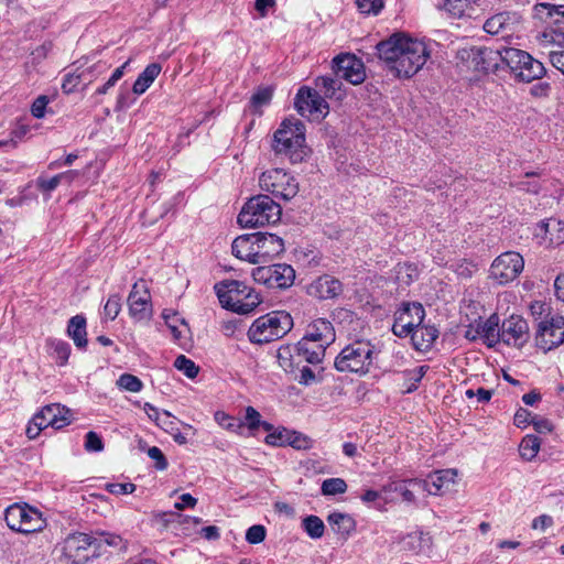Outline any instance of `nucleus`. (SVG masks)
<instances>
[{
    "instance_id": "nucleus-1",
    "label": "nucleus",
    "mask_w": 564,
    "mask_h": 564,
    "mask_svg": "<svg viewBox=\"0 0 564 564\" xmlns=\"http://www.w3.org/2000/svg\"><path fill=\"white\" fill-rule=\"evenodd\" d=\"M379 58L399 78L414 76L426 63L430 51L423 40L397 32L376 46Z\"/></svg>"
},
{
    "instance_id": "nucleus-2",
    "label": "nucleus",
    "mask_w": 564,
    "mask_h": 564,
    "mask_svg": "<svg viewBox=\"0 0 564 564\" xmlns=\"http://www.w3.org/2000/svg\"><path fill=\"white\" fill-rule=\"evenodd\" d=\"M104 545L126 547L120 535L109 532H95L94 535L83 532L69 534L63 546L64 556L70 564H86L97 556Z\"/></svg>"
},
{
    "instance_id": "nucleus-3",
    "label": "nucleus",
    "mask_w": 564,
    "mask_h": 564,
    "mask_svg": "<svg viewBox=\"0 0 564 564\" xmlns=\"http://www.w3.org/2000/svg\"><path fill=\"white\" fill-rule=\"evenodd\" d=\"M273 149L286 155L292 163H299L307 155L305 126L299 119H285L273 135Z\"/></svg>"
},
{
    "instance_id": "nucleus-4",
    "label": "nucleus",
    "mask_w": 564,
    "mask_h": 564,
    "mask_svg": "<svg viewBox=\"0 0 564 564\" xmlns=\"http://www.w3.org/2000/svg\"><path fill=\"white\" fill-rule=\"evenodd\" d=\"M214 289L223 307L238 314H248L261 303L259 294L238 280L221 281Z\"/></svg>"
},
{
    "instance_id": "nucleus-5",
    "label": "nucleus",
    "mask_w": 564,
    "mask_h": 564,
    "mask_svg": "<svg viewBox=\"0 0 564 564\" xmlns=\"http://www.w3.org/2000/svg\"><path fill=\"white\" fill-rule=\"evenodd\" d=\"M282 209L268 195L251 197L238 215V223L241 227H260L276 224L281 218Z\"/></svg>"
},
{
    "instance_id": "nucleus-6",
    "label": "nucleus",
    "mask_w": 564,
    "mask_h": 564,
    "mask_svg": "<svg viewBox=\"0 0 564 564\" xmlns=\"http://www.w3.org/2000/svg\"><path fill=\"white\" fill-rule=\"evenodd\" d=\"M328 346L329 344H319L302 338L293 346L288 345L279 348L276 356L279 365L284 370H293L294 367H300L303 362L317 365L324 359Z\"/></svg>"
},
{
    "instance_id": "nucleus-7",
    "label": "nucleus",
    "mask_w": 564,
    "mask_h": 564,
    "mask_svg": "<svg viewBox=\"0 0 564 564\" xmlns=\"http://www.w3.org/2000/svg\"><path fill=\"white\" fill-rule=\"evenodd\" d=\"M293 326L290 314L275 311L258 317L248 330L251 343L264 344L282 338Z\"/></svg>"
},
{
    "instance_id": "nucleus-8",
    "label": "nucleus",
    "mask_w": 564,
    "mask_h": 564,
    "mask_svg": "<svg viewBox=\"0 0 564 564\" xmlns=\"http://www.w3.org/2000/svg\"><path fill=\"white\" fill-rule=\"evenodd\" d=\"M373 346L366 340H356L338 354L335 368L340 372H355L365 375L372 365Z\"/></svg>"
},
{
    "instance_id": "nucleus-9",
    "label": "nucleus",
    "mask_w": 564,
    "mask_h": 564,
    "mask_svg": "<svg viewBox=\"0 0 564 564\" xmlns=\"http://www.w3.org/2000/svg\"><path fill=\"white\" fill-rule=\"evenodd\" d=\"M4 521L12 531L23 534L39 532L46 527L43 513L26 502H15L6 508Z\"/></svg>"
},
{
    "instance_id": "nucleus-10",
    "label": "nucleus",
    "mask_w": 564,
    "mask_h": 564,
    "mask_svg": "<svg viewBox=\"0 0 564 564\" xmlns=\"http://www.w3.org/2000/svg\"><path fill=\"white\" fill-rule=\"evenodd\" d=\"M506 68L509 69L516 79L524 83L540 79L546 72L540 61L535 59L528 52L514 47H505Z\"/></svg>"
},
{
    "instance_id": "nucleus-11",
    "label": "nucleus",
    "mask_w": 564,
    "mask_h": 564,
    "mask_svg": "<svg viewBox=\"0 0 564 564\" xmlns=\"http://www.w3.org/2000/svg\"><path fill=\"white\" fill-rule=\"evenodd\" d=\"M458 57L467 67L478 73H496L505 69V47L494 50L486 46H473L458 52Z\"/></svg>"
},
{
    "instance_id": "nucleus-12",
    "label": "nucleus",
    "mask_w": 564,
    "mask_h": 564,
    "mask_svg": "<svg viewBox=\"0 0 564 564\" xmlns=\"http://www.w3.org/2000/svg\"><path fill=\"white\" fill-rule=\"evenodd\" d=\"M261 189L271 193L274 197L289 200L299 192L295 178L282 169H271L263 172L259 178Z\"/></svg>"
},
{
    "instance_id": "nucleus-13",
    "label": "nucleus",
    "mask_w": 564,
    "mask_h": 564,
    "mask_svg": "<svg viewBox=\"0 0 564 564\" xmlns=\"http://www.w3.org/2000/svg\"><path fill=\"white\" fill-rule=\"evenodd\" d=\"M564 343V317L556 315L546 317L538 325L535 344L547 352Z\"/></svg>"
},
{
    "instance_id": "nucleus-14",
    "label": "nucleus",
    "mask_w": 564,
    "mask_h": 564,
    "mask_svg": "<svg viewBox=\"0 0 564 564\" xmlns=\"http://www.w3.org/2000/svg\"><path fill=\"white\" fill-rule=\"evenodd\" d=\"M524 260L514 251H508L498 256L490 267V278L499 284L513 281L523 270Z\"/></svg>"
},
{
    "instance_id": "nucleus-15",
    "label": "nucleus",
    "mask_w": 564,
    "mask_h": 564,
    "mask_svg": "<svg viewBox=\"0 0 564 564\" xmlns=\"http://www.w3.org/2000/svg\"><path fill=\"white\" fill-rule=\"evenodd\" d=\"M294 105L299 113L303 117L323 119L328 113V104L317 90L308 87L299 89Z\"/></svg>"
},
{
    "instance_id": "nucleus-16",
    "label": "nucleus",
    "mask_w": 564,
    "mask_h": 564,
    "mask_svg": "<svg viewBox=\"0 0 564 564\" xmlns=\"http://www.w3.org/2000/svg\"><path fill=\"white\" fill-rule=\"evenodd\" d=\"M334 74L352 85L361 84L365 78V67L360 59L351 54H340L333 59Z\"/></svg>"
},
{
    "instance_id": "nucleus-17",
    "label": "nucleus",
    "mask_w": 564,
    "mask_h": 564,
    "mask_svg": "<svg viewBox=\"0 0 564 564\" xmlns=\"http://www.w3.org/2000/svg\"><path fill=\"white\" fill-rule=\"evenodd\" d=\"M522 29V19L516 12L497 13L484 23V30L491 35H501L503 39L512 36Z\"/></svg>"
},
{
    "instance_id": "nucleus-18",
    "label": "nucleus",
    "mask_w": 564,
    "mask_h": 564,
    "mask_svg": "<svg viewBox=\"0 0 564 564\" xmlns=\"http://www.w3.org/2000/svg\"><path fill=\"white\" fill-rule=\"evenodd\" d=\"M529 325L519 315H511L500 326V341L509 346L521 348L529 340Z\"/></svg>"
},
{
    "instance_id": "nucleus-19",
    "label": "nucleus",
    "mask_w": 564,
    "mask_h": 564,
    "mask_svg": "<svg viewBox=\"0 0 564 564\" xmlns=\"http://www.w3.org/2000/svg\"><path fill=\"white\" fill-rule=\"evenodd\" d=\"M129 313L138 322L152 316L151 295L144 284L134 283L128 296Z\"/></svg>"
},
{
    "instance_id": "nucleus-20",
    "label": "nucleus",
    "mask_w": 564,
    "mask_h": 564,
    "mask_svg": "<svg viewBox=\"0 0 564 564\" xmlns=\"http://www.w3.org/2000/svg\"><path fill=\"white\" fill-rule=\"evenodd\" d=\"M68 414L69 410L65 406L48 404L34 414V422L39 426H43V429L51 426L55 430H59L70 423Z\"/></svg>"
},
{
    "instance_id": "nucleus-21",
    "label": "nucleus",
    "mask_w": 564,
    "mask_h": 564,
    "mask_svg": "<svg viewBox=\"0 0 564 564\" xmlns=\"http://www.w3.org/2000/svg\"><path fill=\"white\" fill-rule=\"evenodd\" d=\"M284 251V241L274 234L257 232L258 264H263Z\"/></svg>"
},
{
    "instance_id": "nucleus-22",
    "label": "nucleus",
    "mask_w": 564,
    "mask_h": 564,
    "mask_svg": "<svg viewBox=\"0 0 564 564\" xmlns=\"http://www.w3.org/2000/svg\"><path fill=\"white\" fill-rule=\"evenodd\" d=\"M306 292L315 299L329 300L343 292V284L338 279L324 274L311 282L306 288Z\"/></svg>"
},
{
    "instance_id": "nucleus-23",
    "label": "nucleus",
    "mask_w": 564,
    "mask_h": 564,
    "mask_svg": "<svg viewBox=\"0 0 564 564\" xmlns=\"http://www.w3.org/2000/svg\"><path fill=\"white\" fill-rule=\"evenodd\" d=\"M302 338L319 344H333L336 338L333 324L326 318H317L310 323Z\"/></svg>"
},
{
    "instance_id": "nucleus-24",
    "label": "nucleus",
    "mask_w": 564,
    "mask_h": 564,
    "mask_svg": "<svg viewBox=\"0 0 564 564\" xmlns=\"http://www.w3.org/2000/svg\"><path fill=\"white\" fill-rule=\"evenodd\" d=\"M231 250L236 258L258 264L257 232L237 237L232 241Z\"/></svg>"
},
{
    "instance_id": "nucleus-25",
    "label": "nucleus",
    "mask_w": 564,
    "mask_h": 564,
    "mask_svg": "<svg viewBox=\"0 0 564 564\" xmlns=\"http://www.w3.org/2000/svg\"><path fill=\"white\" fill-rule=\"evenodd\" d=\"M438 337V329L435 326L422 325L413 329L411 340L413 347L419 351H427Z\"/></svg>"
},
{
    "instance_id": "nucleus-26",
    "label": "nucleus",
    "mask_w": 564,
    "mask_h": 564,
    "mask_svg": "<svg viewBox=\"0 0 564 564\" xmlns=\"http://www.w3.org/2000/svg\"><path fill=\"white\" fill-rule=\"evenodd\" d=\"M394 316L400 321V323H404L414 329L422 324L425 311L423 305L420 303H406L395 312Z\"/></svg>"
},
{
    "instance_id": "nucleus-27",
    "label": "nucleus",
    "mask_w": 564,
    "mask_h": 564,
    "mask_svg": "<svg viewBox=\"0 0 564 564\" xmlns=\"http://www.w3.org/2000/svg\"><path fill=\"white\" fill-rule=\"evenodd\" d=\"M456 475L454 469L436 470L424 480L425 489L430 495H438L443 488L454 484Z\"/></svg>"
},
{
    "instance_id": "nucleus-28",
    "label": "nucleus",
    "mask_w": 564,
    "mask_h": 564,
    "mask_svg": "<svg viewBox=\"0 0 564 564\" xmlns=\"http://www.w3.org/2000/svg\"><path fill=\"white\" fill-rule=\"evenodd\" d=\"M432 538L429 533L423 531H413L403 538L404 550L414 552L416 554L425 553L431 550Z\"/></svg>"
},
{
    "instance_id": "nucleus-29",
    "label": "nucleus",
    "mask_w": 564,
    "mask_h": 564,
    "mask_svg": "<svg viewBox=\"0 0 564 564\" xmlns=\"http://www.w3.org/2000/svg\"><path fill=\"white\" fill-rule=\"evenodd\" d=\"M295 270L285 263L272 264L271 289H288L293 285Z\"/></svg>"
},
{
    "instance_id": "nucleus-30",
    "label": "nucleus",
    "mask_w": 564,
    "mask_h": 564,
    "mask_svg": "<svg viewBox=\"0 0 564 564\" xmlns=\"http://www.w3.org/2000/svg\"><path fill=\"white\" fill-rule=\"evenodd\" d=\"M477 328L487 346L492 347L500 341L499 317L496 314H492L486 321L478 322Z\"/></svg>"
},
{
    "instance_id": "nucleus-31",
    "label": "nucleus",
    "mask_w": 564,
    "mask_h": 564,
    "mask_svg": "<svg viewBox=\"0 0 564 564\" xmlns=\"http://www.w3.org/2000/svg\"><path fill=\"white\" fill-rule=\"evenodd\" d=\"M327 521L332 529L334 530V532L345 538L349 536L356 530V521L348 513L337 511L332 512L327 517Z\"/></svg>"
},
{
    "instance_id": "nucleus-32",
    "label": "nucleus",
    "mask_w": 564,
    "mask_h": 564,
    "mask_svg": "<svg viewBox=\"0 0 564 564\" xmlns=\"http://www.w3.org/2000/svg\"><path fill=\"white\" fill-rule=\"evenodd\" d=\"M162 67L159 63L149 64L144 70L135 79L132 91L135 95H142L153 84L156 77L160 75Z\"/></svg>"
},
{
    "instance_id": "nucleus-33",
    "label": "nucleus",
    "mask_w": 564,
    "mask_h": 564,
    "mask_svg": "<svg viewBox=\"0 0 564 564\" xmlns=\"http://www.w3.org/2000/svg\"><path fill=\"white\" fill-rule=\"evenodd\" d=\"M316 88L324 94L326 98L341 99L344 93L341 90V80L335 75L333 76H319L315 79Z\"/></svg>"
},
{
    "instance_id": "nucleus-34",
    "label": "nucleus",
    "mask_w": 564,
    "mask_h": 564,
    "mask_svg": "<svg viewBox=\"0 0 564 564\" xmlns=\"http://www.w3.org/2000/svg\"><path fill=\"white\" fill-rule=\"evenodd\" d=\"M67 334L78 348L87 346L86 318L83 315L73 316L67 326Z\"/></svg>"
},
{
    "instance_id": "nucleus-35",
    "label": "nucleus",
    "mask_w": 564,
    "mask_h": 564,
    "mask_svg": "<svg viewBox=\"0 0 564 564\" xmlns=\"http://www.w3.org/2000/svg\"><path fill=\"white\" fill-rule=\"evenodd\" d=\"M545 239L551 246H558L564 242V223L557 219H549L543 224Z\"/></svg>"
},
{
    "instance_id": "nucleus-36",
    "label": "nucleus",
    "mask_w": 564,
    "mask_h": 564,
    "mask_svg": "<svg viewBox=\"0 0 564 564\" xmlns=\"http://www.w3.org/2000/svg\"><path fill=\"white\" fill-rule=\"evenodd\" d=\"M541 442L535 435H527L520 443L519 452L523 459L531 462L540 451Z\"/></svg>"
},
{
    "instance_id": "nucleus-37",
    "label": "nucleus",
    "mask_w": 564,
    "mask_h": 564,
    "mask_svg": "<svg viewBox=\"0 0 564 564\" xmlns=\"http://www.w3.org/2000/svg\"><path fill=\"white\" fill-rule=\"evenodd\" d=\"M302 528L306 534L314 540L321 539L324 535L325 524L317 516H307L302 520Z\"/></svg>"
},
{
    "instance_id": "nucleus-38",
    "label": "nucleus",
    "mask_w": 564,
    "mask_h": 564,
    "mask_svg": "<svg viewBox=\"0 0 564 564\" xmlns=\"http://www.w3.org/2000/svg\"><path fill=\"white\" fill-rule=\"evenodd\" d=\"M538 12L546 10V15L551 22L557 26H564V6H555L551 3H539L535 6Z\"/></svg>"
},
{
    "instance_id": "nucleus-39",
    "label": "nucleus",
    "mask_w": 564,
    "mask_h": 564,
    "mask_svg": "<svg viewBox=\"0 0 564 564\" xmlns=\"http://www.w3.org/2000/svg\"><path fill=\"white\" fill-rule=\"evenodd\" d=\"M214 417H215V421L220 426H223L224 429H226L229 432H235V433L240 434L241 430L245 426V423L241 420L230 416L229 414H227L223 411H217L215 413Z\"/></svg>"
},
{
    "instance_id": "nucleus-40",
    "label": "nucleus",
    "mask_w": 564,
    "mask_h": 564,
    "mask_svg": "<svg viewBox=\"0 0 564 564\" xmlns=\"http://www.w3.org/2000/svg\"><path fill=\"white\" fill-rule=\"evenodd\" d=\"M476 0H445L444 8L453 17L460 18L473 9Z\"/></svg>"
},
{
    "instance_id": "nucleus-41",
    "label": "nucleus",
    "mask_w": 564,
    "mask_h": 564,
    "mask_svg": "<svg viewBox=\"0 0 564 564\" xmlns=\"http://www.w3.org/2000/svg\"><path fill=\"white\" fill-rule=\"evenodd\" d=\"M321 490L324 496H335L346 492L347 484L343 478H328L323 481Z\"/></svg>"
},
{
    "instance_id": "nucleus-42",
    "label": "nucleus",
    "mask_w": 564,
    "mask_h": 564,
    "mask_svg": "<svg viewBox=\"0 0 564 564\" xmlns=\"http://www.w3.org/2000/svg\"><path fill=\"white\" fill-rule=\"evenodd\" d=\"M47 344L53 349V355L59 360L58 364L64 366L70 354L69 344L59 339H48Z\"/></svg>"
},
{
    "instance_id": "nucleus-43",
    "label": "nucleus",
    "mask_w": 564,
    "mask_h": 564,
    "mask_svg": "<svg viewBox=\"0 0 564 564\" xmlns=\"http://www.w3.org/2000/svg\"><path fill=\"white\" fill-rule=\"evenodd\" d=\"M174 367L182 371L189 379H194L199 371V368L195 365V362L184 355L176 357Z\"/></svg>"
},
{
    "instance_id": "nucleus-44",
    "label": "nucleus",
    "mask_w": 564,
    "mask_h": 564,
    "mask_svg": "<svg viewBox=\"0 0 564 564\" xmlns=\"http://www.w3.org/2000/svg\"><path fill=\"white\" fill-rule=\"evenodd\" d=\"M117 386L126 391L130 392H139L143 388L142 381L130 373H123L119 377L117 380Z\"/></svg>"
},
{
    "instance_id": "nucleus-45",
    "label": "nucleus",
    "mask_w": 564,
    "mask_h": 564,
    "mask_svg": "<svg viewBox=\"0 0 564 564\" xmlns=\"http://www.w3.org/2000/svg\"><path fill=\"white\" fill-rule=\"evenodd\" d=\"M308 364L303 362L300 367H294L293 370H284L285 372L294 373L295 379L301 384H310L315 380L314 371L307 366Z\"/></svg>"
},
{
    "instance_id": "nucleus-46",
    "label": "nucleus",
    "mask_w": 564,
    "mask_h": 564,
    "mask_svg": "<svg viewBox=\"0 0 564 564\" xmlns=\"http://www.w3.org/2000/svg\"><path fill=\"white\" fill-rule=\"evenodd\" d=\"M290 430L280 427L265 436V443L272 446H285L290 440Z\"/></svg>"
},
{
    "instance_id": "nucleus-47",
    "label": "nucleus",
    "mask_w": 564,
    "mask_h": 564,
    "mask_svg": "<svg viewBox=\"0 0 564 564\" xmlns=\"http://www.w3.org/2000/svg\"><path fill=\"white\" fill-rule=\"evenodd\" d=\"M272 89L269 87L259 88L251 97V106L254 110L268 105L272 99Z\"/></svg>"
},
{
    "instance_id": "nucleus-48",
    "label": "nucleus",
    "mask_w": 564,
    "mask_h": 564,
    "mask_svg": "<svg viewBox=\"0 0 564 564\" xmlns=\"http://www.w3.org/2000/svg\"><path fill=\"white\" fill-rule=\"evenodd\" d=\"M251 275L257 283L271 289L272 265H259L252 270Z\"/></svg>"
},
{
    "instance_id": "nucleus-49",
    "label": "nucleus",
    "mask_w": 564,
    "mask_h": 564,
    "mask_svg": "<svg viewBox=\"0 0 564 564\" xmlns=\"http://www.w3.org/2000/svg\"><path fill=\"white\" fill-rule=\"evenodd\" d=\"M383 6V0H357V7L364 14L377 15Z\"/></svg>"
},
{
    "instance_id": "nucleus-50",
    "label": "nucleus",
    "mask_w": 564,
    "mask_h": 564,
    "mask_svg": "<svg viewBox=\"0 0 564 564\" xmlns=\"http://www.w3.org/2000/svg\"><path fill=\"white\" fill-rule=\"evenodd\" d=\"M120 310H121L120 296L117 294L110 295L105 304V307H104L105 316L107 318H109L110 321H113L118 316Z\"/></svg>"
},
{
    "instance_id": "nucleus-51",
    "label": "nucleus",
    "mask_w": 564,
    "mask_h": 564,
    "mask_svg": "<svg viewBox=\"0 0 564 564\" xmlns=\"http://www.w3.org/2000/svg\"><path fill=\"white\" fill-rule=\"evenodd\" d=\"M289 437L288 445L295 449H308L312 447V440L302 433L291 431Z\"/></svg>"
},
{
    "instance_id": "nucleus-52",
    "label": "nucleus",
    "mask_w": 564,
    "mask_h": 564,
    "mask_svg": "<svg viewBox=\"0 0 564 564\" xmlns=\"http://www.w3.org/2000/svg\"><path fill=\"white\" fill-rule=\"evenodd\" d=\"M267 530L261 524L251 525L246 532V540L250 544H259L264 541Z\"/></svg>"
},
{
    "instance_id": "nucleus-53",
    "label": "nucleus",
    "mask_w": 564,
    "mask_h": 564,
    "mask_svg": "<svg viewBox=\"0 0 564 564\" xmlns=\"http://www.w3.org/2000/svg\"><path fill=\"white\" fill-rule=\"evenodd\" d=\"M544 39L557 46H564V26H552L549 31L544 32Z\"/></svg>"
},
{
    "instance_id": "nucleus-54",
    "label": "nucleus",
    "mask_w": 564,
    "mask_h": 564,
    "mask_svg": "<svg viewBox=\"0 0 564 564\" xmlns=\"http://www.w3.org/2000/svg\"><path fill=\"white\" fill-rule=\"evenodd\" d=\"M85 449L87 452H101L104 443L101 437L93 431H89L85 436Z\"/></svg>"
},
{
    "instance_id": "nucleus-55",
    "label": "nucleus",
    "mask_w": 564,
    "mask_h": 564,
    "mask_svg": "<svg viewBox=\"0 0 564 564\" xmlns=\"http://www.w3.org/2000/svg\"><path fill=\"white\" fill-rule=\"evenodd\" d=\"M245 420V425H247L250 431H256L260 427L261 414L253 406H247Z\"/></svg>"
},
{
    "instance_id": "nucleus-56",
    "label": "nucleus",
    "mask_w": 564,
    "mask_h": 564,
    "mask_svg": "<svg viewBox=\"0 0 564 564\" xmlns=\"http://www.w3.org/2000/svg\"><path fill=\"white\" fill-rule=\"evenodd\" d=\"M148 455L151 459L155 462V468L159 470H165L167 468V460L163 454V452L156 447L152 446L148 449Z\"/></svg>"
},
{
    "instance_id": "nucleus-57",
    "label": "nucleus",
    "mask_w": 564,
    "mask_h": 564,
    "mask_svg": "<svg viewBox=\"0 0 564 564\" xmlns=\"http://www.w3.org/2000/svg\"><path fill=\"white\" fill-rule=\"evenodd\" d=\"M61 180L58 177V175H55L51 178H44V177H39L36 180V187L41 191V192H44V193H51L52 191H54L59 184H61Z\"/></svg>"
},
{
    "instance_id": "nucleus-58",
    "label": "nucleus",
    "mask_w": 564,
    "mask_h": 564,
    "mask_svg": "<svg viewBox=\"0 0 564 564\" xmlns=\"http://www.w3.org/2000/svg\"><path fill=\"white\" fill-rule=\"evenodd\" d=\"M106 489L113 495H127L132 494L135 490V485L131 482L126 484H108Z\"/></svg>"
},
{
    "instance_id": "nucleus-59",
    "label": "nucleus",
    "mask_w": 564,
    "mask_h": 564,
    "mask_svg": "<svg viewBox=\"0 0 564 564\" xmlns=\"http://www.w3.org/2000/svg\"><path fill=\"white\" fill-rule=\"evenodd\" d=\"M48 104V97L42 95L39 96L31 107V112L35 118H43L45 115V108Z\"/></svg>"
},
{
    "instance_id": "nucleus-60",
    "label": "nucleus",
    "mask_w": 564,
    "mask_h": 564,
    "mask_svg": "<svg viewBox=\"0 0 564 564\" xmlns=\"http://www.w3.org/2000/svg\"><path fill=\"white\" fill-rule=\"evenodd\" d=\"M82 74H67L62 84V89L66 94L73 93L80 83Z\"/></svg>"
},
{
    "instance_id": "nucleus-61",
    "label": "nucleus",
    "mask_w": 564,
    "mask_h": 564,
    "mask_svg": "<svg viewBox=\"0 0 564 564\" xmlns=\"http://www.w3.org/2000/svg\"><path fill=\"white\" fill-rule=\"evenodd\" d=\"M156 424L170 434H173V431L176 430L174 417L167 411H162V416H160Z\"/></svg>"
},
{
    "instance_id": "nucleus-62",
    "label": "nucleus",
    "mask_w": 564,
    "mask_h": 564,
    "mask_svg": "<svg viewBox=\"0 0 564 564\" xmlns=\"http://www.w3.org/2000/svg\"><path fill=\"white\" fill-rule=\"evenodd\" d=\"M553 518L549 514H542L533 519L531 528L533 530L545 531L553 525Z\"/></svg>"
},
{
    "instance_id": "nucleus-63",
    "label": "nucleus",
    "mask_w": 564,
    "mask_h": 564,
    "mask_svg": "<svg viewBox=\"0 0 564 564\" xmlns=\"http://www.w3.org/2000/svg\"><path fill=\"white\" fill-rule=\"evenodd\" d=\"M531 417V412L525 409L520 408L514 414V425L521 429H524L529 425Z\"/></svg>"
},
{
    "instance_id": "nucleus-64",
    "label": "nucleus",
    "mask_w": 564,
    "mask_h": 564,
    "mask_svg": "<svg viewBox=\"0 0 564 564\" xmlns=\"http://www.w3.org/2000/svg\"><path fill=\"white\" fill-rule=\"evenodd\" d=\"M551 64L564 75V51L549 53Z\"/></svg>"
}]
</instances>
